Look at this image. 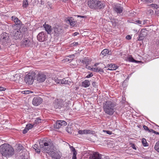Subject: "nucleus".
I'll return each mask as SVG.
<instances>
[{"instance_id":"35","label":"nucleus","mask_w":159,"mask_h":159,"mask_svg":"<svg viewBox=\"0 0 159 159\" xmlns=\"http://www.w3.org/2000/svg\"><path fill=\"white\" fill-rule=\"evenodd\" d=\"M109 22H111L113 24L114 23L116 24V22L115 21L114 18H113L112 17H109V20H108Z\"/></svg>"},{"instance_id":"55","label":"nucleus","mask_w":159,"mask_h":159,"mask_svg":"<svg viewBox=\"0 0 159 159\" xmlns=\"http://www.w3.org/2000/svg\"><path fill=\"white\" fill-rule=\"evenodd\" d=\"M136 22L137 23L139 24H141L142 23V21L139 20L136 21Z\"/></svg>"},{"instance_id":"57","label":"nucleus","mask_w":159,"mask_h":159,"mask_svg":"<svg viewBox=\"0 0 159 159\" xmlns=\"http://www.w3.org/2000/svg\"><path fill=\"white\" fill-rule=\"evenodd\" d=\"M79 33L77 32H75L74 33V34H73V35L74 36H76L77 35V34H79Z\"/></svg>"},{"instance_id":"28","label":"nucleus","mask_w":159,"mask_h":159,"mask_svg":"<svg viewBox=\"0 0 159 159\" xmlns=\"http://www.w3.org/2000/svg\"><path fill=\"white\" fill-rule=\"evenodd\" d=\"M90 85V82L88 80H85L82 83V86L85 88L88 87Z\"/></svg>"},{"instance_id":"51","label":"nucleus","mask_w":159,"mask_h":159,"mask_svg":"<svg viewBox=\"0 0 159 159\" xmlns=\"http://www.w3.org/2000/svg\"><path fill=\"white\" fill-rule=\"evenodd\" d=\"M75 56L74 54H72L71 55H70L69 56V57L71 58L72 59H73L75 57Z\"/></svg>"},{"instance_id":"5","label":"nucleus","mask_w":159,"mask_h":159,"mask_svg":"<svg viewBox=\"0 0 159 159\" xmlns=\"http://www.w3.org/2000/svg\"><path fill=\"white\" fill-rule=\"evenodd\" d=\"M27 30V28L24 27L22 28H15L11 32V34L15 39H20L23 38V32Z\"/></svg>"},{"instance_id":"33","label":"nucleus","mask_w":159,"mask_h":159,"mask_svg":"<svg viewBox=\"0 0 159 159\" xmlns=\"http://www.w3.org/2000/svg\"><path fill=\"white\" fill-rule=\"evenodd\" d=\"M13 80L14 81L19 80L20 78V75L19 74H16L15 75H13Z\"/></svg>"},{"instance_id":"6","label":"nucleus","mask_w":159,"mask_h":159,"mask_svg":"<svg viewBox=\"0 0 159 159\" xmlns=\"http://www.w3.org/2000/svg\"><path fill=\"white\" fill-rule=\"evenodd\" d=\"M61 105H63V106L64 107L62 109V111H65L66 110L68 109V104L66 102L63 101V100H60L58 101V102H55L54 103V106L56 108H59V109H61Z\"/></svg>"},{"instance_id":"43","label":"nucleus","mask_w":159,"mask_h":159,"mask_svg":"<svg viewBox=\"0 0 159 159\" xmlns=\"http://www.w3.org/2000/svg\"><path fill=\"white\" fill-rule=\"evenodd\" d=\"M23 93L25 94H28L30 93V90H25L22 92Z\"/></svg>"},{"instance_id":"60","label":"nucleus","mask_w":159,"mask_h":159,"mask_svg":"<svg viewBox=\"0 0 159 159\" xmlns=\"http://www.w3.org/2000/svg\"><path fill=\"white\" fill-rule=\"evenodd\" d=\"M63 105H61V110L62 111H62V109H63V108H63V107H64V106H63Z\"/></svg>"},{"instance_id":"34","label":"nucleus","mask_w":159,"mask_h":159,"mask_svg":"<svg viewBox=\"0 0 159 159\" xmlns=\"http://www.w3.org/2000/svg\"><path fill=\"white\" fill-rule=\"evenodd\" d=\"M53 80L57 84H62V80H59L57 78L55 77L54 78Z\"/></svg>"},{"instance_id":"2","label":"nucleus","mask_w":159,"mask_h":159,"mask_svg":"<svg viewBox=\"0 0 159 159\" xmlns=\"http://www.w3.org/2000/svg\"><path fill=\"white\" fill-rule=\"evenodd\" d=\"M0 152L3 156L7 157L12 156L14 154V150L11 145L4 143L0 146Z\"/></svg>"},{"instance_id":"7","label":"nucleus","mask_w":159,"mask_h":159,"mask_svg":"<svg viewBox=\"0 0 159 159\" xmlns=\"http://www.w3.org/2000/svg\"><path fill=\"white\" fill-rule=\"evenodd\" d=\"M35 75L34 73H29L25 77L24 80L28 84H32L34 80Z\"/></svg>"},{"instance_id":"1","label":"nucleus","mask_w":159,"mask_h":159,"mask_svg":"<svg viewBox=\"0 0 159 159\" xmlns=\"http://www.w3.org/2000/svg\"><path fill=\"white\" fill-rule=\"evenodd\" d=\"M39 145L43 152L49 153L54 150V146L51 139L47 138L41 139L39 141Z\"/></svg>"},{"instance_id":"52","label":"nucleus","mask_w":159,"mask_h":159,"mask_svg":"<svg viewBox=\"0 0 159 159\" xmlns=\"http://www.w3.org/2000/svg\"><path fill=\"white\" fill-rule=\"evenodd\" d=\"M6 89L5 88H3V87H0V91H4L6 90Z\"/></svg>"},{"instance_id":"29","label":"nucleus","mask_w":159,"mask_h":159,"mask_svg":"<svg viewBox=\"0 0 159 159\" xmlns=\"http://www.w3.org/2000/svg\"><path fill=\"white\" fill-rule=\"evenodd\" d=\"M81 62L83 64H85L86 65H87L89 64V62H90V61L87 58H85L83 60H82Z\"/></svg>"},{"instance_id":"42","label":"nucleus","mask_w":159,"mask_h":159,"mask_svg":"<svg viewBox=\"0 0 159 159\" xmlns=\"http://www.w3.org/2000/svg\"><path fill=\"white\" fill-rule=\"evenodd\" d=\"M103 132H106L107 134L110 135L112 134V132L109 130H103Z\"/></svg>"},{"instance_id":"48","label":"nucleus","mask_w":159,"mask_h":159,"mask_svg":"<svg viewBox=\"0 0 159 159\" xmlns=\"http://www.w3.org/2000/svg\"><path fill=\"white\" fill-rule=\"evenodd\" d=\"M93 76V74L92 73H91L90 74L88 75L87 76H86V78H89L91 77H92Z\"/></svg>"},{"instance_id":"47","label":"nucleus","mask_w":159,"mask_h":159,"mask_svg":"<svg viewBox=\"0 0 159 159\" xmlns=\"http://www.w3.org/2000/svg\"><path fill=\"white\" fill-rule=\"evenodd\" d=\"M86 68L88 69L89 70H92V68H91L90 66H88V65H86Z\"/></svg>"},{"instance_id":"4","label":"nucleus","mask_w":159,"mask_h":159,"mask_svg":"<svg viewBox=\"0 0 159 159\" xmlns=\"http://www.w3.org/2000/svg\"><path fill=\"white\" fill-rule=\"evenodd\" d=\"M89 7L91 9H99L103 8L104 3L98 0H89L88 2Z\"/></svg>"},{"instance_id":"36","label":"nucleus","mask_w":159,"mask_h":159,"mask_svg":"<svg viewBox=\"0 0 159 159\" xmlns=\"http://www.w3.org/2000/svg\"><path fill=\"white\" fill-rule=\"evenodd\" d=\"M28 2L27 0H24L23 3V7H26L28 6Z\"/></svg>"},{"instance_id":"25","label":"nucleus","mask_w":159,"mask_h":159,"mask_svg":"<svg viewBox=\"0 0 159 159\" xmlns=\"http://www.w3.org/2000/svg\"><path fill=\"white\" fill-rule=\"evenodd\" d=\"M127 60L129 61L136 63H139L140 62V61H136L134 59L131 55H129L128 57H127Z\"/></svg>"},{"instance_id":"31","label":"nucleus","mask_w":159,"mask_h":159,"mask_svg":"<svg viewBox=\"0 0 159 159\" xmlns=\"http://www.w3.org/2000/svg\"><path fill=\"white\" fill-rule=\"evenodd\" d=\"M142 142L143 145V146H144L147 147V146H148V143H147V142L146 141V140L145 139L143 138L142 139Z\"/></svg>"},{"instance_id":"58","label":"nucleus","mask_w":159,"mask_h":159,"mask_svg":"<svg viewBox=\"0 0 159 159\" xmlns=\"http://www.w3.org/2000/svg\"><path fill=\"white\" fill-rule=\"evenodd\" d=\"M73 46H77L78 44V43L77 42H74L73 43Z\"/></svg>"},{"instance_id":"30","label":"nucleus","mask_w":159,"mask_h":159,"mask_svg":"<svg viewBox=\"0 0 159 159\" xmlns=\"http://www.w3.org/2000/svg\"><path fill=\"white\" fill-rule=\"evenodd\" d=\"M33 148L34 149L35 151L36 152H37L38 153H39L40 152V150H41V149H39L38 148V145H37L36 144H34V145Z\"/></svg>"},{"instance_id":"49","label":"nucleus","mask_w":159,"mask_h":159,"mask_svg":"<svg viewBox=\"0 0 159 159\" xmlns=\"http://www.w3.org/2000/svg\"><path fill=\"white\" fill-rule=\"evenodd\" d=\"M151 131H152V133L157 134H159V132H157L156 131L153 130V129L151 130Z\"/></svg>"},{"instance_id":"27","label":"nucleus","mask_w":159,"mask_h":159,"mask_svg":"<svg viewBox=\"0 0 159 159\" xmlns=\"http://www.w3.org/2000/svg\"><path fill=\"white\" fill-rule=\"evenodd\" d=\"M92 71L99 72L100 74H102L104 72L102 68L98 67L93 68Z\"/></svg>"},{"instance_id":"38","label":"nucleus","mask_w":159,"mask_h":159,"mask_svg":"<svg viewBox=\"0 0 159 159\" xmlns=\"http://www.w3.org/2000/svg\"><path fill=\"white\" fill-rule=\"evenodd\" d=\"M143 128L144 129V130L148 131V132H152L151 130H152V129H149L148 128V127L147 126H146V125H144L143 126Z\"/></svg>"},{"instance_id":"26","label":"nucleus","mask_w":159,"mask_h":159,"mask_svg":"<svg viewBox=\"0 0 159 159\" xmlns=\"http://www.w3.org/2000/svg\"><path fill=\"white\" fill-rule=\"evenodd\" d=\"M101 53L104 56H105L107 54L111 55V51H109L108 49H105L102 51Z\"/></svg>"},{"instance_id":"13","label":"nucleus","mask_w":159,"mask_h":159,"mask_svg":"<svg viewBox=\"0 0 159 159\" xmlns=\"http://www.w3.org/2000/svg\"><path fill=\"white\" fill-rule=\"evenodd\" d=\"M148 30L146 29L141 30L140 32V34L139 35L138 40L139 41L142 40L148 34Z\"/></svg>"},{"instance_id":"10","label":"nucleus","mask_w":159,"mask_h":159,"mask_svg":"<svg viewBox=\"0 0 159 159\" xmlns=\"http://www.w3.org/2000/svg\"><path fill=\"white\" fill-rule=\"evenodd\" d=\"M67 123L66 121L63 120H57L56 123L54 125V127L55 128L59 129L61 127L66 125Z\"/></svg>"},{"instance_id":"37","label":"nucleus","mask_w":159,"mask_h":159,"mask_svg":"<svg viewBox=\"0 0 159 159\" xmlns=\"http://www.w3.org/2000/svg\"><path fill=\"white\" fill-rule=\"evenodd\" d=\"M34 126V124L32 125L31 124H29L26 125V127L29 130L30 129H31V128H33Z\"/></svg>"},{"instance_id":"15","label":"nucleus","mask_w":159,"mask_h":159,"mask_svg":"<svg viewBox=\"0 0 159 159\" xmlns=\"http://www.w3.org/2000/svg\"><path fill=\"white\" fill-rule=\"evenodd\" d=\"M15 24L13 25H12V27L14 29L19 28H22V26L23 24L21 22L20 20L18 18H16L15 19V21H14Z\"/></svg>"},{"instance_id":"39","label":"nucleus","mask_w":159,"mask_h":159,"mask_svg":"<svg viewBox=\"0 0 159 159\" xmlns=\"http://www.w3.org/2000/svg\"><path fill=\"white\" fill-rule=\"evenodd\" d=\"M62 84H69V81L66 80V79L62 80Z\"/></svg>"},{"instance_id":"32","label":"nucleus","mask_w":159,"mask_h":159,"mask_svg":"<svg viewBox=\"0 0 159 159\" xmlns=\"http://www.w3.org/2000/svg\"><path fill=\"white\" fill-rule=\"evenodd\" d=\"M155 150L159 152V141L157 142L154 147Z\"/></svg>"},{"instance_id":"45","label":"nucleus","mask_w":159,"mask_h":159,"mask_svg":"<svg viewBox=\"0 0 159 159\" xmlns=\"http://www.w3.org/2000/svg\"><path fill=\"white\" fill-rule=\"evenodd\" d=\"M66 131L69 133H71V128L70 127H69L67 128L66 130Z\"/></svg>"},{"instance_id":"54","label":"nucleus","mask_w":159,"mask_h":159,"mask_svg":"<svg viewBox=\"0 0 159 159\" xmlns=\"http://www.w3.org/2000/svg\"><path fill=\"white\" fill-rule=\"evenodd\" d=\"M131 147L133 149H134V150H136V148L135 147V145L134 144H132Z\"/></svg>"},{"instance_id":"11","label":"nucleus","mask_w":159,"mask_h":159,"mask_svg":"<svg viewBox=\"0 0 159 159\" xmlns=\"http://www.w3.org/2000/svg\"><path fill=\"white\" fill-rule=\"evenodd\" d=\"M32 42L28 39H24L21 41V46L23 47H28L32 46Z\"/></svg>"},{"instance_id":"19","label":"nucleus","mask_w":159,"mask_h":159,"mask_svg":"<svg viewBox=\"0 0 159 159\" xmlns=\"http://www.w3.org/2000/svg\"><path fill=\"white\" fill-rule=\"evenodd\" d=\"M66 21V23H69L70 25L72 27L74 26L76 23V21H75L73 17H71L67 18Z\"/></svg>"},{"instance_id":"8","label":"nucleus","mask_w":159,"mask_h":159,"mask_svg":"<svg viewBox=\"0 0 159 159\" xmlns=\"http://www.w3.org/2000/svg\"><path fill=\"white\" fill-rule=\"evenodd\" d=\"M90 159H109L108 157L102 155L98 152L94 153L90 157Z\"/></svg>"},{"instance_id":"14","label":"nucleus","mask_w":159,"mask_h":159,"mask_svg":"<svg viewBox=\"0 0 159 159\" xmlns=\"http://www.w3.org/2000/svg\"><path fill=\"white\" fill-rule=\"evenodd\" d=\"M43 101L42 98L39 96L34 97L32 101V103L35 106L39 105Z\"/></svg>"},{"instance_id":"9","label":"nucleus","mask_w":159,"mask_h":159,"mask_svg":"<svg viewBox=\"0 0 159 159\" xmlns=\"http://www.w3.org/2000/svg\"><path fill=\"white\" fill-rule=\"evenodd\" d=\"M38 40L40 42H43L48 39V35L46 33L42 32L39 33L37 36Z\"/></svg>"},{"instance_id":"41","label":"nucleus","mask_w":159,"mask_h":159,"mask_svg":"<svg viewBox=\"0 0 159 159\" xmlns=\"http://www.w3.org/2000/svg\"><path fill=\"white\" fill-rule=\"evenodd\" d=\"M150 6L154 8H157L158 7V6L157 4H152L150 5Z\"/></svg>"},{"instance_id":"46","label":"nucleus","mask_w":159,"mask_h":159,"mask_svg":"<svg viewBox=\"0 0 159 159\" xmlns=\"http://www.w3.org/2000/svg\"><path fill=\"white\" fill-rule=\"evenodd\" d=\"M92 84L93 86L95 88H97V85L95 81L93 82Z\"/></svg>"},{"instance_id":"23","label":"nucleus","mask_w":159,"mask_h":159,"mask_svg":"<svg viewBox=\"0 0 159 159\" xmlns=\"http://www.w3.org/2000/svg\"><path fill=\"white\" fill-rule=\"evenodd\" d=\"M70 150L73 152V155L72 157V159H76V155L77 154V152L73 146H70Z\"/></svg>"},{"instance_id":"24","label":"nucleus","mask_w":159,"mask_h":159,"mask_svg":"<svg viewBox=\"0 0 159 159\" xmlns=\"http://www.w3.org/2000/svg\"><path fill=\"white\" fill-rule=\"evenodd\" d=\"M91 131L89 129H84L79 130L78 133L80 134H87L91 133Z\"/></svg>"},{"instance_id":"53","label":"nucleus","mask_w":159,"mask_h":159,"mask_svg":"<svg viewBox=\"0 0 159 159\" xmlns=\"http://www.w3.org/2000/svg\"><path fill=\"white\" fill-rule=\"evenodd\" d=\"M16 18H17L15 16H13L11 17L12 20L14 21H15V19H16Z\"/></svg>"},{"instance_id":"40","label":"nucleus","mask_w":159,"mask_h":159,"mask_svg":"<svg viewBox=\"0 0 159 159\" xmlns=\"http://www.w3.org/2000/svg\"><path fill=\"white\" fill-rule=\"evenodd\" d=\"M35 123L36 124H39L41 122V119L39 117H38L35 120Z\"/></svg>"},{"instance_id":"12","label":"nucleus","mask_w":159,"mask_h":159,"mask_svg":"<svg viewBox=\"0 0 159 159\" xmlns=\"http://www.w3.org/2000/svg\"><path fill=\"white\" fill-rule=\"evenodd\" d=\"M46 78V75L42 73H39L36 76V79L39 83L44 82Z\"/></svg>"},{"instance_id":"44","label":"nucleus","mask_w":159,"mask_h":159,"mask_svg":"<svg viewBox=\"0 0 159 159\" xmlns=\"http://www.w3.org/2000/svg\"><path fill=\"white\" fill-rule=\"evenodd\" d=\"M29 130L26 127H25V129H24L23 130V134H26L27 132Z\"/></svg>"},{"instance_id":"56","label":"nucleus","mask_w":159,"mask_h":159,"mask_svg":"<svg viewBox=\"0 0 159 159\" xmlns=\"http://www.w3.org/2000/svg\"><path fill=\"white\" fill-rule=\"evenodd\" d=\"M77 16L78 17H81L82 18H85L86 17V16H80V15H77Z\"/></svg>"},{"instance_id":"50","label":"nucleus","mask_w":159,"mask_h":159,"mask_svg":"<svg viewBox=\"0 0 159 159\" xmlns=\"http://www.w3.org/2000/svg\"><path fill=\"white\" fill-rule=\"evenodd\" d=\"M126 38L128 40H130L131 39V37L129 35H128L126 37Z\"/></svg>"},{"instance_id":"59","label":"nucleus","mask_w":159,"mask_h":159,"mask_svg":"<svg viewBox=\"0 0 159 159\" xmlns=\"http://www.w3.org/2000/svg\"><path fill=\"white\" fill-rule=\"evenodd\" d=\"M19 150H21L22 149V148L23 147L21 145H19Z\"/></svg>"},{"instance_id":"3","label":"nucleus","mask_w":159,"mask_h":159,"mask_svg":"<svg viewBox=\"0 0 159 159\" xmlns=\"http://www.w3.org/2000/svg\"><path fill=\"white\" fill-rule=\"evenodd\" d=\"M115 106L116 104L114 102L107 101L105 102L103 106L104 111L107 114L112 115L115 111Z\"/></svg>"},{"instance_id":"16","label":"nucleus","mask_w":159,"mask_h":159,"mask_svg":"<svg viewBox=\"0 0 159 159\" xmlns=\"http://www.w3.org/2000/svg\"><path fill=\"white\" fill-rule=\"evenodd\" d=\"M62 29L60 27H55L53 28L52 30V33L54 32V34L55 36H58L61 32Z\"/></svg>"},{"instance_id":"61","label":"nucleus","mask_w":159,"mask_h":159,"mask_svg":"<svg viewBox=\"0 0 159 159\" xmlns=\"http://www.w3.org/2000/svg\"><path fill=\"white\" fill-rule=\"evenodd\" d=\"M98 63H96L95 64H94V66H97V65H98Z\"/></svg>"},{"instance_id":"21","label":"nucleus","mask_w":159,"mask_h":159,"mask_svg":"<svg viewBox=\"0 0 159 159\" xmlns=\"http://www.w3.org/2000/svg\"><path fill=\"white\" fill-rule=\"evenodd\" d=\"M109 67L108 69H107V70H116L118 66H117L116 64H108L107 65V66L105 67V68Z\"/></svg>"},{"instance_id":"17","label":"nucleus","mask_w":159,"mask_h":159,"mask_svg":"<svg viewBox=\"0 0 159 159\" xmlns=\"http://www.w3.org/2000/svg\"><path fill=\"white\" fill-rule=\"evenodd\" d=\"M9 39V37L6 34H3L1 35L0 39L1 42L3 44L7 43Z\"/></svg>"},{"instance_id":"18","label":"nucleus","mask_w":159,"mask_h":159,"mask_svg":"<svg viewBox=\"0 0 159 159\" xmlns=\"http://www.w3.org/2000/svg\"><path fill=\"white\" fill-rule=\"evenodd\" d=\"M123 7L120 4H118L116 5L114 7V10L116 12L117 14H120L123 11Z\"/></svg>"},{"instance_id":"22","label":"nucleus","mask_w":159,"mask_h":159,"mask_svg":"<svg viewBox=\"0 0 159 159\" xmlns=\"http://www.w3.org/2000/svg\"><path fill=\"white\" fill-rule=\"evenodd\" d=\"M43 26L45 29L46 31L47 32L48 34H51L52 32V29L51 26L48 24H46L45 23L44 25H43Z\"/></svg>"},{"instance_id":"20","label":"nucleus","mask_w":159,"mask_h":159,"mask_svg":"<svg viewBox=\"0 0 159 159\" xmlns=\"http://www.w3.org/2000/svg\"><path fill=\"white\" fill-rule=\"evenodd\" d=\"M53 150L52 152H50V154L51 157L55 159H59L61 157V156L58 152H53Z\"/></svg>"}]
</instances>
